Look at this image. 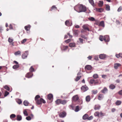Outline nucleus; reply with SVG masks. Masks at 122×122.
<instances>
[{
	"label": "nucleus",
	"mask_w": 122,
	"mask_h": 122,
	"mask_svg": "<svg viewBox=\"0 0 122 122\" xmlns=\"http://www.w3.org/2000/svg\"><path fill=\"white\" fill-rule=\"evenodd\" d=\"M68 47V46H64L63 47V50L64 51L65 50L67 49Z\"/></svg>",
	"instance_id": "obj_54"
},
{
	"label": "nucleus",
	"mask_w": 122,
	"mask_h": 122,
	"mask_svg": "<svg viewBox=\"0 0 122 122\" xmlns=\"http://www.w3.org/2000/svg\"><path fill=\"white\" fill-rule=\"evenodd\" d=\"M9 94V93L6 91L5 92L4 96L5 97H6L7 95H8Z\"/></svg>",
	"instance_id": "obj_51"
},
{
	"label": "nucleus",
	"mask_w": 122,
	"mask_h": 122,
	"mask_svg": "<svg viewBox=\"0 0 122 122\" xmlns=\"http://www.w3.org/2000/svg\"><path fill=\"white\" fill-rule=\"evenodd\" d=\"M93 77L94 78L96 79L98 78V76L97 74H95L93 75Z\"/></svg>",
	"instance_id": "obj_46"
},
{
	"label": "nucleus",
	"mask_w": 122,
	"mask_h": 122,
	"mask_svg": "<svg viewBox=\"0 0 122 122\" xmlns=\"http://www.w3.org/2000/svg\"><path fill=\"white\" fill-rule=\"evenodd\" d=\"M92 68V67L90 65H86L85 67V69L86 70H90Z\"/></svg>",
	"instance_id": "obj_11"
},
{
	"label": "nucleus",
	"mask_w": 122,
	"mask_h": 122,
	"mask_svg": "<svg viewBox=\"0 0 122 122\" xmlns=\"http://www.w3.org/2000/svg\"><path fill=\"white\" fill-rule=\"evenodd\" d=\"M94 59L96 61L98 60V56H95L94 57Z\"/></svg>",
	"instance_id": "obj_56"
},
{
	"label": "nucleus",
	"mask_w": 122,
	"mask_h": 122,
	"mask_svg": "<svg viewBox=\"0 0 122 122\" xmlns=\"http://www.w3.org/2000/svg\"><path fill=\"white\" fill-rule=\"evenodd\" d=\"M13 41V39H11L10 37L9 38L8 41L10 43L12 42Z\"/></svg>",
	"instance_id": "obj_50"
},
{
	"label": "nucleus",
	"mask_w": 122,
	"mask_h": 122,
	"mask_svg": "<svg viewBox=\"0 0 122 122\" xmlns=\"http://www.w3.org/2000/svg\"><path fill=\"white\" fill-rule=\"evenodd\" d=\"M103 39L106 42H109L110 40L109 36L108 35L104 36Z\"/></svg>",
	"instance_id": "obj_6"
},
{
	"label": "nucleus",
	"mask_w": 122,
	"mask_h": 122,
	"mask_svg": "<svg viewBox=\"0 0 122 122\" xmlns=\"http://www.w3.org/2000/svg\"><path fill=\"white\" fill-rule=\"evenodd\" d=\"M21 53V51H19L15 52L14 53V54L16 56H17L18 55H20Z\"/></svg>",
	"instance_id": "obj_34"
},
{
	"label": "nucleus",
	"mask_w": 122,
	"mask_h": 122,
	"mask_svg": "<svg viewBox=\"0 0 122 122\" xmlns=\"http://www.w3.org/2000/svg\"><path fill=\"white\" fill-rule=\"evenodd\" d=\"M4 88L5 89H6L8 91H9L10 90V88L7 85H6L4 86Z\"/></svg>",
	"instance_id": "obj_44"
},
{
	"label": "nucleus",
	"mask_w": 122,
	"mask_h": 122,
	"mask_svg": "<svg viewBox=\"0 0 122 122\" xmlns=\"http://www.w3.org/2000/svg\"><path fill=\"white\" fill-rule=\"evenodd\" d=\"M92 92L93 94H95L97 93V90H93L92 91Z\"/></svg>",
	"instance_id": "obj_47"
},
{
	"label": "nucleus",
	"mask_w": 122,
	"mask_h": 122,
	"mask_svg": "<svg viewBox=\"0 0 122 122\" xmlns=\"http://www.w3.org/2000/svg\"><path fill=\"white\" fill-rule=\"evenodd\" d=\"M89 1L90 3H91L92 5H94V4L93 0H89Z\"/></svg>",
	"instance_id": "obj_43"
},
{
	"label": "nucleus",
	"mask_w": 122,
	"mask_h": 122,
	"mask_svg": "<svg viewBox=\"0 0 122 122\" xmlns=\"http://www.w3.org/2000/svg\"><path fill=\"white\" fill-rule=\"evenodd\" d=\"M103 97V95L102 94H99L98 97V99L99 100L102 99Z\"/></svg>",
	"instance_id": "obj_20"
},
{
	"label": "nucleus",
	"mask_w": 122,
	"mask_h": 122,
	"mask_svg": "<svg viewBox=\"0 0 122 122\" xmlns=\"http://www.w3.org/2000/svg\"><path fill=\"white\" fill-rule=\"evenodd\" d=\"M30 25H28V26H26L25 27V30L27 31L29 30L30 28Z\"/></svg>",
	"instance_id": "obj_21"
},
{
	"label": "nucleus",
	"mask_w": 122,
	"mask_h": 122,
	"mask_svg": "<svg viewBox=\"0 0 122 122\" xmlns=\"http://www.w3.org/2000/svg\"><path fill=\"white\" fill-rule=\"evenodd\" d=\"M71 41V39H68L67 40H66L65 41V42L67 43H68L70 41Z\"/></svg>",
	"instance_id": "obj_58"
},
{
	"label": "nucleus",
	"mask_w": 122,
	"mask_h": 122,
	"mask_svg": "<svg viewBox=\"0 0 122 122\" xmlns=\"http://www.w3.org/2000/svg\"><path fill=\"white\" fill-rule=\"evenodd\" d=\"M19 67V65H14L13 66V68L14 69H16L18 68Z\"/></svg>",
	"instance_id": "obj_36"
},
{
	"label": "nucleus",
	"mask_w": 122,
	"mask_h": 122,
	"mask_svg": "<svg viewBox=\"0 0 122 122\" xmlns=\"http://www.w3.org/2000/svg\"><path fill=\"white\" fill-rule=\"evenodd\" d=\"M23 104L25 106H27L29 104V103L26 100H25L23 102Z\"/></svg>",
	"instance_id": "obj_31"
},
{
	"label": "nucleus",
	"mask_w": 122,
	"mask_h": 122,
	"mask_svg": "<svg viewBox=\"0 0 122 122\" xmlns=\"http://www.w3.org/2000/svg\"><path fill=\"white\" fill-rule=\"evenodd\" d=\"M88 19L89 20L92 21H93L95 20V18L92 17H89L88 18Z\"/></svg>",
	"instance_id": "obj_40"
},
{
	"label": "nucleus",
	"mask_w": 122,
	"mask_h": 122,
	"mask_svg": "<svg viewBox=\"0 0 122 122\" xmlns=\"http://www.w3.org/2000/svg\"><path fill=\"white\" fill-rule=\"evenodd\" d=\"M35 101L36 103L38 105L41 104L42 103H45L46 102L42 98H41L40 99H38Z\"/></svg>",
	"instance_id": "obj_2"
},
{
	"label": "nucleus",
	"mask_w": 122,
	"mask_h": 122,
	"mask_svg": "<svg viewBox=\"0 0 122 122\" xmlns=\"http://www.w3.org/2000/svg\"><path fill=\"white\" fill-rule=\"evenodd\" d=\"M27 40V39H25L21 41L22 43H25Z\"/></svg>",
	"instance_id": "obj_55"
},
{
	"label": "nucleus",
	"mask_w": 122,
	"mask_h": 122,
	"mask_svg": "<svg viewBox=\"0 0 122 122\" xmlns=\"http://www.w3.org/2000/svg\"><path fill=\"white\" fill-rule=\"evenodd\" d=\"M33 74L31 72L28 73L25 76L26 77L28 78H31L33 76Z\"/></svg>",
	"instance_id": "obj_10"
},
{
	"label": "nucleus",
	"mask_w": 122,
	"mask_h": 122,
	"mask_svg": "<svg viewBox=\"0 0 122 122\" xmlns=\"http://www.w3.org/2000/svg\"><path fill=\"white\" fill-rule=\"evenodd\" d=\"M74 34L76 36H77L78 35V33L79 32V31L78 30H74Z\"/></svg>",
	"instance_id": "obj_19"
},
{
	"label": "nucleus",
	"mask_w": 122,
	"mask_h": 122,
	"mask_svg": "<svg viewBox=\"0 0 122 122\" xmlns=\"http://www.w3.org/2000/svg\"><path fill=\"white\" fill-rule=\"evenodd\" d=\"M23 113L26 116H28L27 112L26 110H24L23 112Z\"/></svg>",
	"instance_id": "obj_49"
},
{
	"label": "nucleus",
	"mask_w": 122,
	"mask_h": 122,
	"mask_svg": "<svg viewBox=\"0 0 122 122\" xmlns=\"http://www.w3.org/2000/svg\"><path fill=\"white\" fill-rule=\"evenodd\" d=\"M16 117V115L14 114H12L10 116V118L11 119H12L13 118H14Z\"/></svg>",
	"instance_id": "obj_41"
},
{
	"label": "nucleus",
	"mask_w": 122,
	"mask_h": 122,
	"mask_svg": "<svg viewBox=\"0 0 122 122\" xmlns=\"http://www.w3.org/2000/svg\"><path fill=\"white\" fill-rule=\"evenodd\" d=\"M76 44L74 43H70L69 44V46L71 47H73L76 46Z\"/></svg>",
	"instance_id": "obj_27"
},
{
	"label": "nucleus",
	"mask_w": 122,
	"mask_h": 122,
	"mask_svg": "<svg viewBox=\"0 0 122 122\" xmlns=\"http://www.w3.org/2000/svg\"><path fill=\"white\" fill-rule=\"evenodd\" d=\"M55 8L56 10L57 9V8L56 7L55 5H53L51 7V10H52L53 8Z\"/></svg>",
	"instance_id": "obj_61"
},
{
	"label": "nucleus",
	"mask_w": 122,
	"mask_h": 122,
	"mask_svg": "<svg viewBox=\"0 0 122 122\" xmlns=\"http://www.w3.org/2000/svg\"><path fill=\"white\" fill-rule=\"evenodd\" d=\"M118 93L120 95H122V90L119 91Z\"/></svg>",
	"instance_id": "obj_59"
},
{
	"label": "nucleus",
	"mask_w": 122,
	"mask_h": 122,
	"mask_svg": "<svg viewBox=\"0 0 122 122\" xmlns=\"http://www.w3.org/2000/svg\"><path fill=\"white\" fill-rule=\"evenodd\" d=\"M82 28L85 30H87L88 31H90V30L88 27V25L87 24L84 25H83Z\"/></svg>",
	"instance_id": "obj_13"
},
{
	"label": "nucleus",
	"mask_w": 122,
	"mask_h": 122,
	"mask_svg": "<svg viewBox=\"0 0 122 122\" xmlns=\"http://www.w3.org/2000/svg\"><path fill=\"white\" fill-rule=\"evenodd\" d=\"M101 117H102L104 116V115L102 112H100L99 113Z\"/></svg>",
	"instance_id": "obj_63"
},
{
	"label": "nucleus",
	"mask_w": 122,
	"mask_h": 122,
	"mask_svg": "<svg viewBox=\"0 0 122 122\" xmlns=\"http://www.w3.org/2000/svg\"><path fill=\"white\" fill-rule=\"evenodd\" d=\"M66 113L65 112H63L60 113L59 116L60 117L63 118L66 116Z\"/></svg>",
	"instance_id": "obj_9"
},
{
	"label": "nucleus",
	"mask_w": 122,
	"mask_h": 122,
	"mask_svg": "<svg viewBox=\"0 0 122 122\" xmlns=\"http://www.w3.org/2000/svg\"><path fill=\"white\" fill-rule=\"evenodd\" d=\"M81 89L83 92H86L88 89V88L86 86H84L81 87Z\"/></svg>",
	"instance_id": "obj_7"
},
{
	"label": "nucleus",
	"mask_w": 122,
	"mask_h": 122,
	"mask_svg": "<svg viewBox=\"0 0 122 122\" xmlns=\"http://www.w3.org/2000/svg\"><path fill=\"white\" fill-rule=\"evenodd\" d=\"M97 25H98L99 26H102L103 27H104L105 26L104 22L103 21H102L100 22L99 25L97 24Z\"/></svg>",
	"instance_id": "obj_16"
},
{
	"label": "nucleus",
	"mask_w": 122,
	"mask_h": 122,
	"mask_svg": "<svg viewBox=\"0 0 122 122\" xmlns=\"http://www.w3.org/2000/svg\"><path fill=\"white\" fill-rule=\"evenodd\" d=\"M103 37L102 36H100L99 38V40L101 41H102L104 40Z\"/></svg>",
	"instance_id": "obj_52"
},
{
	"label": "nucleus",
	"mask_w": 122,
	"mask_h": 122,
	"mask_svg": "<svg viewBox=\"0 0 122 122\" xmlns=\"http://www.w3.org/2000/svg\"><path fill=\"white\" fill-rule=\"evenodd\" d=\"M96 11L100 12H102L103 11V9L102 8H96Z\"/></svg>",
	"instance_id": "obj_24"
},
{
	"label": "nucleus",
	"mask_w": 122,
	"mask_h": 122,
	"mask_svg": "<svg viewBox=\"0 0 122 122\" xmlns=\"http://www.w3.org/2000/svg\"><path fill=\"white\" fill-rule=\"evenodd\" d=\"M79 40L80 42H81L82 43H83V39L81 38H79Z\"/></svg>",
	"instance_id": "obj_64"
},
{
	"label": "nucleus",
	"mask_w": 122,
	"mask_h": 122,
	"mask_svg": "<svg viewBox=\"0 0 122 122\" xmlns=\"http://www.w3.org/2000/svg\"><path fill=\"white\" fill-rule=\"evenodd\" d=\"M109 88L111 89H114L115 87V86L112 84H111L109 86Z\"/></svg>",
	"instance_id": "obj_30"
},
{
	"label": "nucleus",
	"mask_w": 122,
	"mask_h": 122,
	"mask_svg": "<svg viewBox=\"0 0 122 122\" xmlns=\"http://www.w3.org/2000/svg\"><path fill=\"white\" fill-rule=\"evenodd\" d=\"M81 37L84 38L85 39H86L87 38L85 36L83 35H81Z\"/></svg>",
	"instance_id": "obj_53"
},
{
	"label": "nucleus",
	"mask_w": 122,
	"mask_h": 122,
	"mask_svg": "<svg viewBox=\"0 0 122 122\" xmlns=\"http://www.w3.org/2000/svg\"><path fill=\"white\" fill-rule=\"evenodd\" d=\"M28 55V51H25V53L22 54V57L23 59H24L26 58Z\"/></svg>",
	"instance_id": "obj_5"
},
{
	"label": "nucleus",
	"mask_w": 122,
	"mask_h": 122,
	"mask_svg": "<svg viewBox=\"0 0 122 122\" xmlns=\"http://www.w3.org/2000/svg\"><path fill=\"white\" fill-rule=\"evenodd\" d=\"M53 95L52 94H49L47 96V98L49 100H51L53 97Z\"/></svg>",
	"instance_id": "obj_28"
},
{
	"label": "nucleus",
	"mask_w": 122,
	"mask_h": 122,
	"mask_svg": "<svg viewBox=\"0 0 122 122\" xmlns=\"http://www.w3.org/2000/svg\"><path fill=\"white\" fill-rule=\"evenodd\" d=\"M61 99H57L56 101V104L57 105H59L60 104H61Z\"/></svg>",
	"instance_id": "obj_32"
},
{
	"label": "nucleus",
	"mask_w": 122,
	"mask_h": 122,
	"mask_svg": "<svg viewBox=\"0 0 122 122\" xmlns=\"http://www.w3.org/2000/svg\"><path fill=\"white\" fill-rule=\"evenodd\" d=\"M40 97V96L39 95H36L35 97V101L36 100H38V99Z\"/></svg>",
	"instance_id": "obj_48"
},
{
	"label": "nucleus",
	"mask_w": 122,
	"mask_h": 122,
	"mask_svg": "<svg viewBox=\"0 0 122 122\" xmlns=\"http://www.w3.org/2000/svg\"><path fill=\"white\" fill-rule=\"evenodd\" d=\"M121 103V101L119 100L115 102V104L117 106H119L120 105Z\"/></svg>",
	"instance_id": "obj_29"
},
{
	"label": "nucleus",
	"mask_w": 122,
	"mask_h": 122,
	"mask_svg": "<svg viewBox=\"0 0 122 122\" xmlns=\"http://www.w3.org/2000/svg\"><path fill=\"white\" fill-rule=\"evenodd\" d=\"M30 116H28L27 117H26V119L28 121L30 120L31 118H33V115L32 114H31Z\"/></svg>",
	"instance_id": "obj_17"
},
{
	"label": "nucleus",
	"mask_w": 122,
	"mask_h": 122,
	"mask_svg": "<svg viewBox=\"0 0 122 122\" xmlns=\"http://www.w3.org/2000/svg\"><path fill=\"white\" fill-rule=\"evenodd\" d=\"M72 99L73 101L75 102L78 100L79 98L77 95H76L72 97Z\"/></svg>",
	"instance_id": "obj_8"
},
{
	"label": "nucleus",
	"mask_w": 122,
	"mask_h": 122,
	"mask_svg": "<svg viewBox=\"0 0 122 122\" xmlns=\"http://www.w3.org/2000/svg\"><path fill=\"white\" fill-rule=\"evenodd\" d=\"M121 55H122V53H119L118 54H116L115 56L118 58H119L120 57L122 58V56H121Z\"/></svg>",
	"instance_id": "obj_35"
},
{
	"label": "nucleus",
	"mask_w": 122,
	"mask_h": 122,
	"mask_svg": "<svg viewBox=\"0 0 122 122\" xmlns=\"http://www.w3.org/2000/svg\"><path fill=\"white\" fill-rule=\"evenodd\" d=\"M89 83L91 84H94V85H96L97 84L99 83L98 82L97 80H95L94 79H91L90 80Z\"/></svg>",
	"instance_id": "obj_3"
},
{
	"label": "nucleus",
	"mask_w": 122,
	"mask_h": 122,
	"mask_svg": "<svg viewBox=\"0 0 122 122\" xmlns=\"http://www.w3.org/2000/svg\"><path fill=\"white\" fill-rule=\"evenodd\" d=\"M65 24L67 26H71L72 25V21L70 20H68L65 21Z\"/></svg>",
	"instance_id": "obj_4"
},
{
	"label": "nucleus",
	"mask_w": 122,
	"mask_h": 122,
	"mask_svg": "<svg viewBox=\"0 0 122 122\" xmlns=\"http://www.w3.org/2000/svg\"><path fill=\"white\" fill-rule=\"evenodd\" d=\"M106 10L107 11H109L110 10V6L108 5H106Z\"/></svg>",
	"instance_id": "obj_39"
},
{
	"label": "nucleus",
	"mask_w": 122,
	"mask_h": 122,
	"mask_svg": "<svg viewBox=\"0 0 122 122\" xmlns=\"http://www.w3.org/2000/svg\"><path fill=\"white\" fill-rule=\"evenodd\" d=\"M122 10V7L121 6H120L118 9L117 10V11L118 12H120V11H121Z\"/></svg>",
	"instance_id": "obj_60"
},
{
	"label": "nucleus",
	"mask_w": 122,
	"mask_h": 122,
	"mask_svg": "<svg viewBox=\"0 0 122 122\" xmlns=\"http://www.w3.org/2000/svg\"><path fill=\"white\" fill-rule=\"evenodd\" d=\"M74 9L79 13L85 12L86 10V7L82 4H78L76 5L74 7Z\"/></svg>",
	"instance_id": "obj_1"
},
{
	"label": "nucleus",
	"mask_w": 122,
	"mask_h": 122,
	"mask_svg": "<svg viewBox=\"0 0 122 122\" xmlns=\"http://www.w3.org/2000/svg\"><path fill=\"white\" fill-rule=\"evenodd\" d=\"M100 106L99 105H96L95 106L94 109L95 110L99 109L100 108Z\"/></svg>",
	"instance_id": "obj_23"
},
{
	"label": "nucleus",
	"mask_w": 122,
	"mask_h": 122,
	"mask_svg": "<svg viewBox=\"0 0 122 122\" xmlns=\"http://www.w3.org/2000/svg\"><path fill=\"white\" fill-rule=\"evenodd\" d=\"M29 71L30 72H32L35 71V70L33 68V66H31L30 67L29 69Z\"/></svg>",
	"instance_id": "obj_37"
},
{
	"label": "nucleus",
	"mask_w": 122,
	"mask_h": 122,
	"mask_svg": "<svg viewBox=\"0 0 122 122\" xmlns=\"http://www.w3.org/2000/svg\"><path fill=\"white\" fill-rule=\"evenodd\" d=\"M94 115L95 116L99 117V112H96L94 113Z\"/></svg>",
	"instance_id": "obj_45"
},
{
	"label": "nucleus",
	"mask_w": 122,
	"mask_h": 122,
	"mask_svg": "<svg viewBox=\"0 0 122 122\" xmlns=\"http://www.w3.org/2000/svg\"><path fill=\"white\" fill-rule=\"evenodd\" d=\"M22 118L21 116L20 115H17V116L16 120L18 121H20L21 120Z\"/></svg>",
	"instance_id": "obj_22"
},
{
	"label": "nucleus",
	"mask_w": 122,
	"mask_h": 122,
	"mask_svg": "<svg viewBox=\"0 0 122 122\" xmlns=\"http://www.w3.org/2000/svg\"><path fill=\"white\" fill-rule=\"evenodd\" d=\"M17 102L19 104H20L22 103V101L20 99H19L18 100Z\"/></svg>",
	"instance_id": "obj_57"
},
{
	"label": "nucleus",
	"mask_w": 122,
	"mask_h": 122,
	"mask_svg": "<svg viewBox=\"0 0 122 122\" xmlns=\"http://www.w3.org/2000/svg\"><path fill=\"white\" fill-rule=\"evenodd\" d=\"M121 66V64L118 63H115L114 65V67L116 69L118 68L120 66Z\"/></svg>",
	"instance_id": "obj_12"
},
{
	"label": "nucleus",
	"mask_w": 122,
	"mask_h": 122,
	"mask_svg": "<svg viewBox=\"0 0 122 122\" xmlns=\"http://www.w3.org/2000/svg\"><path fill=\"white\" fill-rule=\"evenodd\" d=\"M67 102V101L66 100H61V104L63 105L65 104Z\"/></svg>",
	"instance_id": "obj_38"
},
{
	"label": "nucleus",
	"mask_w": 122,
	"mask_h": 122,
	"mask_svg": "<svg viewBox=\"0 0 122 122\" xmlns=\"http://www.w3.org/2000/svg\"><path fill=\"white\" fill-rule=\"evenodd\" d=\"M106 57V56L103 54H101L99 55V58L101 59H104Z\"/></svg>",
	"instance_id": "obj_15"
},
{
	"label": "nucleus",
	"mask_w": 122,
	"mask_h": 122,
	"mask_svg": "<svg viewBox=\"0 0 122 122\" xmlns=\"http://www.w3.org/2000/svg\"><path fill=\"white\" fill-rule=\"evenodd\" d=\"M107 89L106 87H104V88L101 91V92L105 94L107 92Z\"/></svg>",
	"instance_id": "obj_14"
},
{
	"label": "nucleus",
	"mask_w": 122,
	"mask_h": 122,
	"mask_svg": "<svg viewBox=\"0 0 122 122\" xmlns=\"http://www.w3.org/2000/svg\"><path fill=\"white\" fill-rule=\"evenodd\" d=\"M88 115L86 114H85L83 116L82 118L84 120H85L87 119H88Z\"/></svg>",
	"instance_id": "obj_25"
},
{
	"label": "nucleus",
	"mask_w": 122,
	"mask_h": 122,
	"mask_svg": "<svg viewBox=\"0 0 122 122\" xmlns=\"http://www.w3.org/2000/svg\"><path fill=\"white\" fill-rule=\"evenodd\" d=\"M93 118V117L92 116H91L88 118V119L89 120H90L92 119Z\"/></svg>",
	"instance_id": "obj_62"
},
{
	"label": "nucleus",
	"mask_w": 122,
	"mask_h": 122,
	"mask_svg": "<svg viewBox=\"0 0 122 122\" xmlns=\"http://www.w3.org/2000/svg\"><path fill=\"white\" fill-rule=\"evenodd\" d=\"M103 4V2L102 1H99L98 3V5L100 7H102Z\"/></svg>",
	"instance_id": "obj_18"
},
{
	"label": "nucleus",
	"mask_w": 122,
	"mask_h": 122,
	"mask_svg": "<svg viewBox=\"0 0 122 122\" xmlns=\"http://www.w3.org/2000/svg\"><path fill=\"white\" fill-rule=\"evenodd\" d=\"M79 106H77L76 107L75 111L76 112H77L79 110Z\"/></svg>",
	"instance_id": "obj_33"
},
{
	"label": "nucleus",
	"mask_w": 122,
	"mask_h": 122,
	"mask_svg": "<svg viewBox=\"0 0 122 122\" xmlns=\"http://www.w3.org/2000/svg\"><path fill=\"white\" fill-rule=\"evenodd\" d=\"M90 97L89 96H87L86 97V100L87 102H89L90 100Z\"/></svg>",
	"instance_id": "obj_26"
},
{
	"label": "nucleus",
	"mask_w": 122,
	"mask_h": 122,
	"mask_svg": "<svg viewBox=\"0 0 122 122\" xmlns=\"http://www.w3.org/2000/svg\"><path fill=\"white\" fill-rule=\"evenodd\" d=\"M81 76H78L76 77V78L75 79V81H77L79 80L81 78Z\"/></svg>",
	"instance_id": "obj_42"
}]
</instances>
